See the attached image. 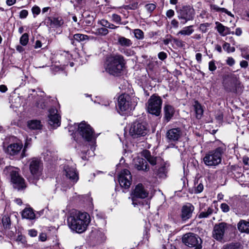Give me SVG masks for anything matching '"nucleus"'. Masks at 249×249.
<instances>
[{"instance_id": "f257e3e1", "label": "nucleus", "mask_w": 249, "mask_h": 249, "mask_svg": "<svg viewBox=\"0 0 249 249\" xmlns=\"http://www.w3.org/2000/svg\"><path fill=\"white\" fill-rule=\"evenodd\" d=\"M126 68V61L124 56L121 54H111L106 58L105 69L110 75L114 77H123Z\"/></svg>"}, {"instance_id": "f03ea898", "label": "nucleus", "mask_w": 249, "mask_h": 249, "mask_svg": "<svg viewBox=\"0 0 249 249\" xmlns=\"http://www.w3.org/2000/svg\"><path fill=\"white\" fill-rule=\"evenodd\" d=\"M77 126L76 130L71 134L73 140L78 144L82 145L83 142L95 144L96 137L94 136V129L85 121L75 124Z\"/></svg>"}, {"instance_id": "7ed1b4c3", "label": "nucleus", "mask_w": 249, "mask_h": 249, "mask_svg": "<svg viewBox=\"0 0 249 249\" xmlns=\"http://www.w3.org/2000/svg\"><path fill=\"white\" fill-rule=\"evenodd\" d=\"M90 221V216L87 212L75 211L70 213L67 218L69 228L77 233L84 232Z\"/></svg>"}, {"instance_id": "20e7f679", "label": "nucleus", "mask_w": 249, "mask_h": 249, "mask_svg": "<svg viewBox=\"0 0 249 249\" xmlns=\"http://www.w3.org/2000/svg\"><path fill=\"white\" fill-rule=\"evenodd\" d=\"M229 70L228 67H223L221 70L224 72L221 76L223 89L228 93L237 94L241 90V83L237 76Z\"/></svg>"}, {"instance_id": "39448f33", "label": "nucleus", "mask_w": 249, "mask_h": 249, "mask_svg": "<svg viewBox=\"0 0 249 249\" xmlns=\"http://www.w3.org/2000/svg\"><path fill=\"white\" fill-rule=\"evenodd\" d=\"M217 147L207 152L203 157L204 163L207 166H215L219 165L222 161L223 155L226 151V145L220 140L215 142Z\"/></svg>"}, {"instance_id": "423d86ee", "label": "nucleus", "mask_w": 249, "mask_h": 249, "mask_svg": "<svg viewBox=\"0 0 249 249\" xmlns=\"http://www.w3.org/2000/svg\"><path fill=\"white\" fill-rule=\"evenodd\" d=\"M177 17L182 24L195 19L196 11L191 4H181L175 7Z\"/></svg>"}, {"instance_id": "0eeeda50", "label": "nucleus", "mask_w": 249, "mask_h": 249, "mask_svg": "<svg viewBox=\"0 0 249 249\" xmlns=\"http://www.w3.org/2000/svg\"><path fill=\"white\" fill-rule=\"evenodd\" d=\"M116 108L121 115H125L134 108L131 96L126 93H123L118 97Z\"/></svg>"}, {"instance_id": "6e6552de", "label": "nucleus", "mask_w": 249, "mask_h": 249, "mask_svg": "<svg viewBox=\"0 0 249 249\" xmlns=\"http://www.w3.org/2000/svg\"><path fill=\"white\" fill-rule=\"evenodd\" d=\"M162 100L157 93L153 94L146 103L147 112L156 117L161 115Z\"/></svg>"}, {"instance_id": "1a4fd4ad", "label": "nucleus", "mask_w": 249, "mask_h": 249, "mask_svg": "<svg viewBox=\"0 0 249 249\" xmlns=\"http://www.w3.org/2000/svg\"><path fill=\"white\" fill-rule=\"evenodd\" d=\"M9 171L10 183L13 188L18 191L24 190L27 188V185L19 172L13 167L9 168Z\"/></svg>"}, {"instance_id": "9d476101", "label": "nucleus", "mask_w": 249, "mask_h": 249, "mask_svg": "<svg viewBox=\"0 0 249 249\" xmlns=\"http://www.w3.org/2000/svg\"><path fill=\"white\" fill-rule=\"evenodd\" d=\"M149 132L148 124L145 122L136 121L131 125L129 134L133 138L145 136Z\"/></svg>"}, {"instance_id": "9b49d317", "label": "nucleus", "mask_w": 249, "mask_h": 249, "mask_svg": "<svg viewBox=\"0 0 249 249\" xmlns=\"http://www.w3.org/2000/svg\"><path fill=\"white\" fill-rule=\"evenodd\" d=\"M182 242L189 247H195L194 249H201L202 240L196 234L188 232L183 235Z\"/></svg>"}, {"instance_id": "f8f14e48", "label": "nucleus", "mask_w": 249, "mask_h": 249, "mask_svg": "<svg viewBox=\"0 0 249 249\" xmlns=\"http://www.w3.org/2000/svg\"><path fill=\"white\" fill-rule=\"evenodd\" d=\"M44 23L49 28H59L63 26L64 21L61 16L58 14L55 16L46 17L44 20Z\"/></svg>"}, {"instance_id": "ddd939ff", "label": "nucleus", "mask_w": 249, "mask_h": 249, "mask_svg": "<svg viewBox=\"0 0 249 249\" xmlns=\"http://www.w3.org/2000/svg\"><path fill=\"white\" fill-rule=\"evenodd\" d=\"M244 169L238 164L229 165L227 168V175L230 178L237 180L244 176Z\"/></svg>"}, {"instance_id": "4468645a", "label": "nucleus", "mask_w": 249, "mask_h": 249, "mask_svg": "<svg viewBox=\"0 0 249 249\" xmlns=\"http://www.w3.org/2000/svg\"><path fill=\"white\" fill-rule=\"evenodd\" d=\"M40 160L37 158H34L30 162L29 169L33 177V182H36L39 180L40 176L39 170Z\"/></svg>"}, {"instance_id": "2eb2a0df", "label": "nucleus", "mask_w": 249, "mask_h": 249, "mask_svg": "<svg viewBox=\"0 0 249 249\" xmlns=\"http://www.w3.org/2000/svg\"><path fill=\"white\" fill-rule=\"evenodd\" d=\"M228 229V224L221 222L216 224L213 231V237L218 241H222L224 238L225 231Z\"/></svg>"}, {"instance_id": "dca6fc26", "label": "nucleus", "mask_w": 249, "mask_h": 249, "mask_svg": "<svg viewBox=\"0 0 249 249\" xmlns=\"http://www.w3.org/2000/svg\"><path fill=\"white\" fill-rule=\"evenodd\" d=\"M195 210V207L191 203L182 206L181 209L180 216L183 222H186L190 219Z\"/></svg>"}, {"instance_id": "f3484780", "label": "nucleus", "mask_w": 249, "mask_h": 249, "mask_svg": "<svg viewBox=\"0 0 249 249\" xmlns=\"http://www.w3.org/2000/svg\"><path fill=\"white\" fill-rule=\"evenodd\" d=\"M71 44L74 47H77L78 43L83 44L86 43V41L89 39V36L87 35L82 34H75L74 35H70L69 36Z\"/></svg>"}, {"instance_id": "a211bd4d", "label": "nucleus", "mask_w": 249, "mask_h": 249, "mask_svg": "<svg viewBox=\"0 0 249 249\" xmlns=\"http://www.w3.org/2000/svg\"><path fill=\"white\" fill-rule=\"evenodd\" d=\"M141 154L152 166H155L157 164H160L163 160L160 157H155L151 155L150 151L147 149L143 150Z\"/></svg>"}, {"instance_id": "6ab92c4d", "label": "nucleus", "mask_w": 249, "mask_h": 249, "mask_svg": "<svg viewBox=\"0 0 249 249\" xmlns=\"http://www.w3.org/2000/svg\"><path fill=\"white\" fill-rule=\"evenodd\" d=\"M148 195V191L145 190L144 185L141 183H139L136 185L135 189L131 193V196L141 199H144L147 197Z\"/></svg>"}, {"instance_id": "aec40b11", "label": "nucleus", "mask_w": 249, "mask_h": 249, "mask_svg": "<svg viewBox=\"0 0 249 249\" xmlns=\"http://www.w3.org/2000/svg\"><path fill=\"white\" fill-rule=\"evenodd\" d=\"M181 134V130L179 127L174 128L167 131L166 137L169 142H176L179 140Z\"/></svg>"}, {"instance_id": "412c9836", "label": "nucleus", "mask_w": 249, "mask_h": 249, "mask_svg": "<svg viewBox=\"0 0 249 249\" xmlns=\"http://www.w3.org/2000/svg\"><path fill=\"white\" fill-rule=\"evenodd\" d=\"M64 170L65 172L66 176L73 183H76L79 179L78 173L76 169L69 166L64 167Z\"/></svg>"}, {"instance_id": "4be33fe9", "label": "nucleus", "mask_w": 249, "mask_h": 249, "mask_svg": "<svg viewBox=\"0 0 249 249\" xmlns=\"http://www.w3.org/2000/svg\"><path fill=\"white\" fill-rule=\"evenodd\" d=\"M55 109L53 107H51L49 109V114L48 115V121L49 124L50 125H53L54 126L57 127L61 124V117L58 114L55 113Z\"/></svg>"}, {"instance_id": "5701e85b", "label": "nucleus", "mask_w": 249, "mask_h": 249, "mask_svg": "<svg viewBox=\"0 0 249 249\" xmlns=\"http://www.w3.org/2000/svg\"><path fill=\"white\" fill-rule=\"evenodd\" d=\"M175 109L174 107L169 104H165L163 107V120L168 123L170 122L174 116Z\"/></svg>"}, {"instance_id": "b1692460", "label": "nucleus", "mask_w": 249, "mask_h": 249, "mask_svg": "<svg viewBox=\"0 0 249 249\" xmlns=\"http://www.w3.org/2000/svg\"><path fill=\"white\" fill-rule=\"evenodd\" d=\"M22 148V144L19 143H13L9 144L5 150V152L11 156L18 155Z\"/></svg>"}, {"instance_id": "393cba45", "label": "nucleus", "mask_w": 249, "mask_h": 249, "mask_svg": "<svg viewBox=\"0 0 249 249\" xmlns=\"http://www.w3.org/2000/svg\"><path fill=\"white\" fill-rule=\"evenodd\" d=\"M135 167L139 171H149L150 168L147 163L146 160L143 158H138L136 159L135 164Z\"/></svg>"}, {"instance_id": "a878e982", "label": "nucleus", "mask_w": 249, "mask_h": 249, "mask_svg": "<svg viewBox=\"0 0 249 249\" xmlns=\"http://www.w3.org/2000/svg\"><path fill=\"white\" fill-rule=\"evenodd\" d=\"M160 164V166L158 169L156 167L153 169V171L156 175L158 176L159 178H162L163 176H166L167 173L166 168V163L163 160Z\"/></svg>"}, {"instance_id": "bb28decb", "label": "nucleus", "mask_w": 249, "mask_h": 249, "mask_svg": "<svg viewBox=\"0 0 249 249\" xmlns=\"http://www.w3.org/2000/svg\"><path fill=\"white\" fill-rule=\"evenodd\" d=\"M216 30L222 36H226L229 34L234 35V32H231L230 28L224 26L219 22H216Z\"/></svg>"}, {"instance_id": "cd10ccee", "label": "nucleus", "mask_w": 249, "mask_h": 249, "mask_svg": "<svg viewBox=\"0 0 249 249\" xmlns=\"http://www.w3.org/2000/svg\"><path fill=\"white\" fill-rule=\"evenodd\" d=\"M22 218L29 219L34 220L36 217V215L34 213V210L31 207L25 208L21 213Z\"/></svg>"}, {"instance_id": "c85d7f7f", "label": "nucleus", "mask_w": 249, "mask_h": 249, "mask_svg": "<svg viewBox=\"0 0 249 249\" xmlns=\"http://www.w3.org/2000/svg\"><path fill=\"white\" fill-rule=\"evenodd\" d=\"M193 107L195 112L196 118L198 120L201 119L204 113L203 106L197 100H196Z\"/></svg>"}, {"instance_id": "c756f323", "label": "nucleus", "mask_w": 249, "mask_h": 249, "mask_svg": "<svg viewBox=\"0 0 249 249\" xmlns=\"http://www.w3.org/2000/svg\"><path fill=\"white\" fill-rule=\"evenodd\" d=\"M27 126L31 130H41L43 125L40 120H31L27 122Z\"/></svg>"}, {"instance_id": "7c9ffc66", "label": "nucleus", "mask_w": 249, "mask_h": 249, "mask_svg": "<svg viewBox=\"0 0 249 249\" xmlns=\"http://www.w3.org/2000/svg\"><path fill=\"white\" fill-rule=\"evenodd\" d=\"M238 230L242 233H249V221L241 219L237 224Z\"/></svg>"}, {"instance_id": "2f4dec72", "label": "nucleus", "mask_w": 249, "mask_h": 249, "mask_svg": "<svg viewBox=\"0 0 249 249\" xmlns=\"http://www.w3.org/2000/svg\"><path fill=\"white\" fill-rule=\"evenodd\" d=\"M210 8L211 11L213 13L221 12V13H224L226 14L227 15L231 16V17L233 16V15L232 14V13L230 11H228L227 9H226L225 8L219 7L216 4H211L210 5Z\"/></svg>"}, {"instance_id": "473e14b6", "label": "nucleus", "mask_w": 249, "mask_h": 249, "mask_svg": "<svg viewBox=\"0 0 249 249\" xmlns=\"http://www.w3.org/2000/svg\"><path fill=\"white\" fill-rule=\"evenodd\" d=\"M118 181L120 186L125 189L129 188L131 184V180H129L127 177H124L123 176L118 177Z\"/></svg>"}, {"instance_id": "72a5a7b5", "label": "nucleus", "mask_w": 249, "mask_h": 249, "mask_svg": "<svg viewBox=\"0 0 249 249\" xmlns=\"http://www.w3.org/2000/svg\"><path fill=\"white\" fill-rule=\"evenodd\" d=\"M140 0H128L126 3L129 4L124 5V8L125 10H135L138 8Z\"/></svg>"}, {"instance_id": "f704fd0d", "label": "nucleus", "mask_w": 249, "mask_h": 249, "mask_svg": "<svg viewBox=\"0 0 249 249\" xmlns=\"http://www.w3.org/2000/svg\"><path fill=\"white\" fill-rule=\"evenodd\" d=\"M118 43L120 45L123 47H130L132 44V42L130 39L122 36L118 37Z\"/></svg>"}, {"instance_id": "c9c22d12", "label": "nucleus", "mask_w": 249, "mask_h": 249, "mask_svg": "<svg viewBox=\"0 0 249 249\" xmlns=\"http://www.w3.org/2000/svg\"><path fill=\"white\" fill-rule=\"evenodd\" d=\"M193 25H190L188 26H186L184 27L182 30L179 31L177 35H181L183 36H190L194 32V30L193 29Z\"/></svg>"}, {"instance_id": "e433bc0d", "label": "nucleus", "mask_w": 249, "mask_h": 249, "mask_svg": "<svg viewBox=\"0 0 249 249\" xmlns=\"http://www.w3.org/2000/svg\"><path fill=\"white\" fill-rule=\"evenodd\" d=\"M2 223L4 229L9 230L11 228V221L9 215H5L3 216Z\"/></svg>"}, {"instance_id": "4c0bfd02", "label": "nucleus", "mask_w": 249, "mask_h": 249, "mask_svg": "<svg viewBox=\"0 0 249 249\" xmlns=\"http://www.w3.org/2000/svg\"><path fill=\"white\" fill-rule=\"evenodd\" d=\"M29 35L27 33H25L22 35L19 38V43L23 46H26L29 42Z\"/></svg>"}, {"instance_id": "58836bf2", "label": "nucleus", "mask_w": 249, "mask_h": 249, "mask_svg": "<svg viewBox=\"0 0 249 249\" xmlns=\"http://www.w3.org/2000/svg\"><path fill=\"white\" fill-rule=\"evenodd\" d=\"M241 247V244L239 242H231L225 245L222 249H238Z\"/></svg>"}, {"instance_id": "ea45409f", "label": "nucleus", "mask_w": 249, "mask_h": 249, "mask_svg": "<svg viewBox=\"0 0 249 249\" xmlns=\"http://www.w3.org/2000/svg\"><path fill=\"white\" fill-rule=\"evenodd\" d=\"M213 212V209L211 207H209L207 212H202L198 215L199 218H207L211 215Z\"/></svg>"}, {"instance_id": "a19ab883", "label": "nucleus", "mask_w": 249, "mask_h": 249, "mask_svg": "<svg viewBox=\"0 0 249 249\" xmlns=\"http://www.w3.org/2000/svg\"><path fill=\"white\" fill-rule=\"evenodd\" d=\"M222 47L224 51L227 53H233L235 51L234 47H231L230 43L225 41H224Z\"/></svg>"}, {"instance_id": "79ce46f5", "label": "nucleus", "mask_w": 249, "mask_h": 249, "mask_svg": "<svg viewBox=\"0 0 249 249\" xmlns=\"http://www.w3.org/2000/svg\"><path fill=\"white\" fill-rule=\"evenodd\" d=\"M135 37L138 39H142L144 38L143 32L139 29H135L134 30Z\"/></svg>"}, {"instance_id": "37998d69", "label": "nucleus", "mask_w": 249, "mask_h": 249, "mask_svg": "<svg viewBox=\"0 0 249 249\" xmlns=\"http://www.w3.org/2000/svg\"><path fill=\"white\" fill-rule=\"evenodd\" d=\"M101 24L102 26L105 27L106 28H107L111 29H115L118 27L113 24H112L109 22L107 20L105 19L102 20Z\"/></svg>"}, {"instance_id": "c03bdc74", "label": "nucleus", "mask_w": 249, "mask_h": 249, "mask_svg": "<svg viewBox=\"0 0 249 249\" xmlns=\"http://www.w3.org/2000/svg\"><path fill=\"white\" fill-rule=\"evenodd\" d=\"M210 25L211 23L208 22L201 23L199 25L198 29L202 32V33H206L208 30V28L210 27Z\"/></svg>"}, {"instance_id": "a18cd8bd", "label": "nucleus", "mask_w": 249, "mask_h": 249, "mask_svg": "<svg viewBox=\"0 0 249 249\" xmlns=\"http://www.w3.org/2000/svg\"><path fill=\"white\" fill-rule=\"evenodd\" d=\"M112 20L113 22L118 24H125V23L121 22L122 18L121 16L116 14H113L112 15Z\"/></svg>"}, {"instance_id": "49530a36", "label": "nucleus", "mask_w": 249, "mask_h": 249, "mask_svg": "<svg viewBox=\"0 0 249 249\" xmlns=\"http://www.w3.org/2000/svg\"><path fill=\"white\" fill-rule=\"evenodd\" d=\"M16 241L17 242H19L24 245L27 244V243L25 236L22 235L21 232L19 231L18 232V235L16 239Z\"/></svg>"}, {"instance_id": "de8ad7c7", "label": "nucleus", "mask_w": 249, "mask_h": 249, "mask_svg": "<svg viewBox=\"0 0 249 249\" xmlns=\"http://www.w3.org/2000/svg\"><path fill=\"white\" fill-rule=\"evenodd\" d=\"M108 33L107 28L104 27L99 28L96 30V34L100 36H106Z\"/></svg>"}, {"instance_id": "09e8293b", "label": "nucleus", "mask_w": 249, "mask_h": 249, "mask_svg": "<svg viewBox=\"0 0 249 249\" xmlns=\"http://www.w3.org/2000/svg\"><path fill=\"white\" fill-rule=\"evenodd\" d=\"M243 162L244 164V166L243 168L244 170H249V158L247 156H244L243 157Z\"/></svg>"}, {"instance_id": "8fccbe9b", "label": "nucleus", "mask_w": 249, "mask_h": 249, "mask_svg": "<svg viewBox=\"0 0 249 249\" xmlns=\"http://www.w3.org/2000/svg\"><path fill=\"white\" fill-rule=\"evenodd\" d=\"M145 8L149 13H152L156 8V5L154 3H148L145 5Z\"/></svg>"}, {"instance_id": "3c124183", "label": "nucleus", "mask_w": 249, "mask_h": 249, "mask_svg": "<svg viewBox=\"0 0 249 249\" xmlns=\"http://www.w3.org/2000/svg\"><path fill=\"white\" fill-rule=\"evenodd\" d=\"M173 42L179 48H182L185 46V42L177 38L173 37Z\"/></svg>"}, {"instance_id": "603ef678", "label": "nucleus", "mask_w": 249, "mask_h": 249, "mask_svg": "<svg viewBox=\"0 0 249 249\" xmlns=\"http://www.w3.org/2000/svg\"><path fill=\"white\" fill-rule=\"evenodd\" d=\"M80 146H82L83 149L80 150L81 155H87L88 152L89 151V146L86 144V142H83V144L82 145L78 144Z\"/></svg>"}, {"instance_id": "864d4df0", "label": "nucleus", "mask_w": 249, "mask_h": 249, "mask_svg": "<svg viewBox=\"0 0 249 249\" xmlns=\"http://www.w3.org/2000/svg\"><path fill=\"white\" fill-rule=\"evenodd\" d=\"M215 62L214 60H212L209 62V70L210 71L213 72L216 70Z\"/></svg>"}, {"instance_id": "5fc2aeb1", "label": "nucleus", "mask_w": 249, "mask_h": 249, "mask_svg": "<svg viewBox=\"0 0 249 249\" xmlns=\"http://www.w3.org/2000/svg\"><path fill=\"white\" fill-rule=\"evenodd\" d=\"M40 9L38 6L35 5L32 8V12L34 17H36L35 15H38L40 13Z\"/></svg>"}, {"instance_id": "6e6d98bb", "label": "nucleus", "mask_w": 249, "mask_h": 249, "mask_svg": "<svg viewBox=\"0 0 249 249\" xmlns=\"http://www.w3.org/2000/svg\"><path fill=\"white\" fill-rule=\"evenodd\" d=\"M220 208L222 211L224 213H227L229 212L230 210L229 206L226 203H222L220 205Z\"/></svg>"}, {"instance_id": "4d7b16f0", "label": "nucleus", "mask_w": 249, "mask_h": 249, "mask_svg": "<svg viewBox=\"0 0 249 249\" xmlns=\"http://www.w3.org/2000/svg\"><path fill=\"white\" fill-rule=\"evenodd\" d=\"M203 185L202 183H200L199 184L197 185L196 187H195L194 193L195 194H198L202 192L203 190Z\"/></svg>"}, {"instance_id": "13d9d810", "label": "nucleus", "mask_w": 249, "mask_h": 249, "mask_svg": "<svg viewBox=\"0 0 249 249\" xmlns=\"http://www.w3.org/2000/svg\"><path fill=\"white\" fill-rule=\"evenodd\" d=\"M28 11L27 10H22L19 12V18L21 19H24L27 17L28 15Z\"/></svg>"}, {"instance_id": "bf43d9fd", "label": "nucleus", "mask_w": 249, "mask_h": 249, "mask_svg": "<svg viewBox=\"0 0 249 249\" xmlns=\"http://www.w3.org/2000/svg\"><path fill=\"white\" fill-rule=\"evenodd\" d=\"M173 37L171 35H167L166 37L163 41V43L165 45H167L169 44L170 42L173 41Z\"/></svg>"}, {"instance_id": "052dcab7", "label": "nucleus", "mask_w": 249, "mask_h": 249, "mask_svg": "<svg viewBox=\"0 0 249 249\" xmlns=\"http://www.w3.org/2000/svg\"><path fill=\"white\" fill-rule=\"evenodd\" d=\"M179 25V21L176 18L173 19L171 21V25L174 29L178 28Z\"/></svg>"}, {"instance_id": "680f3d73", "label": "nucleus", "mask_w": 249, "mask_h": 249, "mask_svg": "<svg viewBox=\"0 0 249 249\" xmlns=\"http://www.w3.org/2000/svg\"><path fill=\"white\" fill-rule=\"evenodd\" d=\"M235 61L232 57H228L226 59V64L230 67L235 64Z\"/></svg>"}, {"instance_id": "e2e57ef3", "label": "nucleus", "mask_w": 249, "mask_h": 249, "mask_svg": "<svg viewBox=\"0 0 249 249\" xmlns=\"http://www.w3.org/2000/svg\"><path fill=\"white\" fill-rule=\"evenodd\" d=\"M123 176L124 177H126V176H129V178L131 179V173L130 171L127 169H124L118 176L121 177Z\"/></svg>"}, {"instance_id": "0e129e2a", "label": "nucleus", "mask_w": 249, "mask_h": 249, "mask_svg": "<svg viewBox=\"0 0 249 249\" xmlns=\"http://www.w3.org/2000/svg\"><path fill=\"white\" fill-rule=\"evenodd\" d=\"M158 58L164 61L167 57V54L164 52H160L158 54Z\"/></svg>"}, {"instance_id": "69168bd1", "label": "nucleus", "mask_w": 249, "mask_h": 249, "mask_svg": "<svg viewBox=\"0 0 249 249\" xmlns=\"http://www.w3.org/2000/svg\"><path fill=\"white\" fill-rule=\"evenodd\" d=\"M209 13L205 10H202L199 15V17L201 18H207L209 17Z\"/></svg>"}, {"instance_id": "338daca9", "label": "nucleus", "mask_w": 249, "mask_h": 249, "mask_svg": "<svg viewBox=\"0 0 249 249\" xmlns=\"http://www.w3.org/2000/svg\"><path fill=\"white\" fill-rule=\"evenodd\" d=\"M28 234L32 237H36L37 235V231L34 229L29 230Z\"/></svg>"}, {"instance_id": "774afa93", "label": "nucleus", "mask_w": 249, "mask_h": 249, "mask_svg": "<svg viewBox=\"0 0 249 249\" xmlns=\"http://www.w3.org/2000/svg\"><path fill=\"white\" fill-rule=\"evenodd\" d=\"M162 249H177L176 247L172 245L171 244H167L166 245H162Z\"/></svg>"}]
</instances>
